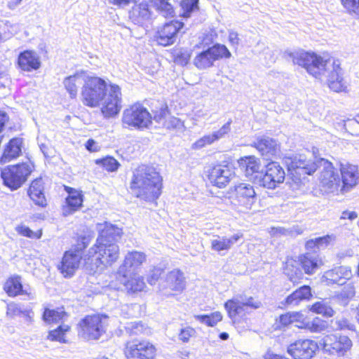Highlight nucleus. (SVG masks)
Instances as JSON below:
<instances>
[{"label": "nucleus", "mask_w": 359, "mask_h": 359, "mask_svg": "<svg viewBox=\"0 0 359 359\" xmlns=\"http://www.w3.org/2000/svg\"><path fill=\"white\" fill-rule=\"evenodd\" d=\"M284 57L292 60L294 65L305 68L315 78L326 82L333 91L339 92L343 90L342 70L339 60L334 58L324 60L314 53L304 50H287L284 52Z\"/></svg>", "instance_id": "1"}, {"label": "nucleus", "mask_w": 359, "mask_h": 359, "mask_svg": "<svg viewBox=\"0 0 359 359\" xmlns=\"http://www.w3.org/2000/svg\"><path fill=\"white\" fill-rule=\"evenodd\" d=\"M81 98L86 106H101L102 113L105 117L116 115L121 109V93L119 86L110 85L108 90L106 81L100 77H87L82 88Z\"/></svg>", "instance_id": "2"}, {"label": "nucleus", "mask_w": 359, "mask_h": 359, "mask_svg": "<svg viewBox=\"0 0 359 359\" xmlns=\"http://www.w3.org/2000/svg\"><path fill=\"white\" fill-rule=\"evenodd\" d=\"M130 188L136 197L153 201L161 194L162 177L154 167L142 165L133 171Z\"/></svg>", "instance_id": "3"}, {"label": "nucleus", "mask_w": 359, "mask_h": 359, "mask_svg": "<svg viewBox=\"0 0 359 359\" xmlns=\"http://www.w3.org/2000/svg\"><path fill=\"white\" fill-rule=\"evenodd\" d=\"M120 250L117 243H102L96 242L88 250V258L86 262V269L95 273L99 267L111 266L119 257Z\"/></svg>", "instance_id": "4"}, {"label": "nucleus", "mask_w": 359, "mask_h": 359, "mask_svg": "<svg viewBox=\"0 0 359 359\" xmlns=\"http://www.w3.org/2000/svg\"><path fill=\"white\" fill-rule=\"evenodd\" d=\"M121 122L124 128L143 130L151 125L152 117L146 107L136 103L123 111Z\"/></svg>", "instance_id": "5"}, {"label": "nucleus", "mask_w": 359, "mask_h": 359, "mask_svg": "<svg viewBox=\"0 0 359 359\" xmlns=\"http://www.w3.org/2000/svg\"><path fill=\"white\" fill-rule=\"evenodd\" d=\"M31 172L30 165L24 163L6 167L1 170V176L4 184L15 191L22 187Z\"/></svg>", "instance_id": "6"}, {"label": "nucleus", "mask_w": 359, "mask_h": 359, "mask_svg": "<svg viewBox=\"0 0 359 359\" xmlns=\"http://www.w3.org/2000/svg\"><path fill=\"white\" fill-rule=\"evenodd\" d=\"M262 306L261 301L245 294L235 295L224 304L229 317L233 321L238 316H241L245 313L246 308L258 309Z\"/></svg>", "instance_id": "7"}, {"label": "nucleus", "mask_w": 359, "mask_h": 359, "mask_svg": "<svg viewBox=\"0 0 359 359\" xmlns=\"http://www.w3.org/2000/svg\"><path fill=\"white\" fill-rule=\"evenodd\" d=\"M231 56L226 46L217 43L198 53L194 60V64L198 69H205L213 66L216 60L223 57L229 58Z\"/></svg>", "instance_id": "8"}, {"label": "nucleus", "mask_w": 359, "mask_h": 359, "mask_svg": "<svg viewBox=\"0 0 359 359\" xmlns=\"http://www.w3.org/2000/svg\"><path fill=\"white\" fill-rule=\"evenodd\" d=\"M124 353L128 358L156 359V348L149 341L134 339L126 344Z\"/></svg>", "instance_id": "9"}, {"label": "nucleus", "mask_w": 359, "mask_h": 359, "mask_svg": "<svg viewBox=\"0 0 359 359\" xmlns=\"http://www.w3.org/2000/svg\"><path fill=\"white\" fill-rule=\"evenodd\" d=\"M79 325V335L86 340L98 339L104 332V324L99 315L87 316Z\"/></svg>", "instance_id": "10"}, {"label": "nucleus", "mask_w": 359, "mask_h": 359, "mask_svg": "<svg viewBox=\"0 0 359 359\" xmlns=\"http://www.w3.org/2000/svg\"><path fill=\"white\" fill-rule=\"evenodd\" d=\"M323 341L325 352L337 356L345 355L352 346L351 340L344 335H326Z\"/></svg>", "instance_id": "11"}, {"label": "nucleus", "mask_w": 359, "mask_h": 359, "mask_svg": "<svg viewBox=\"0 0 359 359\" xmlns=\"http://www.w3.org/2000/svg\"><path fill=\"white\" fill-rule=\"evenodd\" d=\"M285 172L277 162L272 161L266 166L264 174L260 175L259 184L265 188L273 189L283 182Z\"/></svg>", "instance_id": "12"}, {"label": "nucleus", "mask_w": 359, "mask_h": 359, "mask_svg": "<svg viewBox=\"0 0 359 359\" xmlns=\"http://www.w3.org/2000/svg\"><path fill=\"white\" fill-rule=\"evenodd\" d=\"M285 163L287 166L288 172L292 175H311L318 168L317 160L316 161H307L304 156L299 155L294 157L285 158Z\"/></svg>", "instance_id": "13"}, {"label": "nucleus", "mask_w": 359, "mask_h": 359, "mask_svg": "<svg viewBox=\"0 0 359 359\" xmlns=\"http://www.w3.org/2000/svg\"><path fill=\"white\" fill-rule=\"evenodd\" d=\"M318 348L316 341L310 339H299L288 346L287 353L294 359H311Z\"/></svg>", "instance_id": "14"}, {"label": "nucleus", "mask_w": 359, "mask_h": 359, "mask_svg": "<svg viewBox=\"0 0 359 359\" xmlns=\"http://www.w3.org/2000/svg\"><path fill=\"white\" fill-rule=\"evenodd\" d=\"M317 163L318 165V168H323L320 175L322 186L331 191L338 190L340 180L339 175L334 171L332 163L325 158L318 159Z\"/></svg>", "instance_id": "15"}, {"label": "nucleus", "mask_w": 359, "mask_h": 359, "mask_svg": "<svg viewBox=\"0 0 359 359\" xmlns=\"http://www.w3.org/2000/svg\"><path fill=\"white\" fill-rule=\"evenodd\" d=\"M185 287V278L183 273L179 269H174L167 273L164 280L160 283V290L165 296L172 294L167 291L182 292Z\"/></svg>", "instance_id": "16"}, {"label": "nucleus", "mask_w": 359, "mask_h": 359, "mask_svg": "<svg viewBox=\"0 0 359 359\" xmlns=\"http://www.w3.org/2000/svg\"><path fill=\"white\" fill-rule=\"evenodd\" d=\"M340 172L342 185L340 191L346 193L355 187L359 180L358 166L348 163H340Z\"/></svg>", "instance_id": "17"}, {"label": "nucleus", "mask_w": 359, "mask_h": 359, "mask_svg": "<svg viewBox=\"0 0 359 359\" xmlns=\"http://www.w3.org/2000/svg\"><path fill=\"white\" fill-rule=\"evenodd\" d=\"M82 256L79 251H75L72 249L66 251L62 257L58 269L65 277L72 276L75 271L79 269Z\"/></svg>", "instance_id": "18"}, {"label": "nucleus", "mask_w": 359, "mask_h": 359, "mask_svg": "<svg viewBox=\"0 0 359 359\" xmlns=\"http://www.w3.org/2000/svg\"><path fill=\"white\" fill-rule=\"evenodd\" d=\"M184 24L180 21L175 20L165 23L157 33L156 40L158 43L163 46L172 44L177 37V34Z\"/></svg>", "instance_id": "19"}, {"label": "nucleus", "mask_w": 359, "mask_h": 359, "mask_svg": "<svg viewBox=\"0 0 359 359\" xmlns=\"http://www.w3.org/2000/svg\"><path fill=\"white\" fill-rule=\"evenodd\" d=\"M352 277V271L349 266H340L325 271L323 276V281L327 285H344Z\"/></svg>", "instance_id": "20"}, {"label": "nucleus", "mask_w": 359, "mask_h": 359, "mask_svg": "<svg viewBox=\"0 0 359 359\" xmlns=\"http://www.w3.org/2000/svg\"><path fill=\"white\" fill-rule=\"evenodd\" d=\"M233 174L228 165L219 164L214 166L209 173V180L214 185L224 187L230 181Z\"/></svg>", "instance_id": "21"}, {"label": "nucleus", "mask_w": 359, "mask_h": 359, "mask_svg": "<svg viewBox=\"0 0 359 359\" xmlns=\"http://www.w3.org/2000/svg\"><path fill=\"white\" fill-rule=\"evenodd\" d=\"M146 261V255L144 252L133 250L128 252L124 258L122 264L119 266L118 275L130 273L137 270Z\"/></svg>", "instance_id": "22"}, {"label": "nucleus", "mask_w": 359, "mask_h": 359, "mask_svg": "<svg viewBox=\"0 0 359 359\" xmlns=\"http://www.w3.org/2000/svg\"><path fill=\"white\" fill-rule=\"evenodd\" d=\"M152 0H142L135 5L130 12V18L136 25H142L151 19Z\"/></svg>", "instance_id": "23"}, {"label": "nucleus", "mask_w": 359, "mask_h": 359, "mask_svg": "<svg viewBox=\"0 0 359 359\" xmlns=\"http://www.w3.org/2000/svg\"><path fill=\"white\" fill-rule=\"evenodd\" d=\"M235 192L239 205L246 209H251L257 200L253 187L249 184L242 183L235 187Z\"/></svg>", "instance_id": "24"}, {"label": "nucleus", "mask_w": 359, "mask_h": 359, "mask_svg": "<svg viewBox=\"0 0 359 359\" xmlns=\"http://www.w3.org/2000/svg\"><path fill=\"white\" fill-rule=\"evenodd\" d=\"M18 67L25 72L37 70L41 67L39 55L34 50L21 52L18 57Z\"/></svg>", "instance_id": "25"}, {"label": "nucleus", "mask_w": 359, "mask_h": 359, "mask_svg": "<svg viewBox=\"0 0 359 359\" xmlns=\"http://www.w3.org/2000/svg\"><path fill=\"white\" fill-rule=\"evenodd\" d=\"M252 146L255 147L266 158L277 155L280 150L277 142L266 136L257 137L256 141L252 144Z\"/></svg>", "instance_id": "26"}, {"label": "nucleus", "mask_w": 359, "mask_h": 359, "mask_svg": "<svg viewBox=\"0 0 359 359\" xmlns=\"http://www.w3.org/2000/svg\"><path fill=\"white\" fill-rule=\"evenodd\" d=\"M239 164L241 169L244 170L247 177L253 180H260L262 172H260L262 166L258 158L255 156H247L242 158Z\"/></svg>", "instance_id": "27"}, {"label": "nucleus", "mask_w": 359, "mask_h": 359, "mask_svg": "<svg viewBox=\"0 0 359 359\" xmlns=\"http://www.w3.org/2000/svg\"><path fill=\"white\" fill-rule=\"evenodd\" d=\"M68 193L69 195L66 198V205L62 208L65 216L72 215L79 210L82 207L83 201V196L81 191L70 188Z\"/></svg>", "instance_id": "28"}, {"label": "nucleus", "mask_w": 359, "mask_h": 359, "mask_svg": "<svg viewBox=\"0 0 359 359\" xmlns=\"http://www.w3.org/2000/svg\"><path fill=\"white\" fill-rule=\"evenodd\" d=\"M22 139L14 137L6 145L0 158L1 163H8L19 157L22 154Z\"/></svg>", "instance_id": "29"}, {"label": "nucleus", "mask_w": 359, "mask_h": 359, "mask_svg": "<svg viewBox=\"0 0 359 359\" xmlns=\"http://www.w3.org/2000/svg\"><path fill=\"white\" fill-rule=\"evenodd\" d=\"M86 79L87 77L83 72H78L64 79L63 85L71 98L76 97L79 88L81 85L83 86Z\"/></svg>", "instance_id": "30"}, {"label": "nucleus", "mask_w": 359, "mask_h": 359, "mask_svg": "<svg viewBox=\"0 0 359 359\" xmlns=\"http://www.w3.org/2000/svg\"><path fill=\"white\" fill-rule=\"evenodd\" d=\"M300 265L304 273L314 274L322 264V261L316 253L306 252L299 257Z\"/></svg>", "instance_id": "31"}, {"label": "nucleus", "mask_w": 359, "mask_h": 359, "mask_svg": "<svg viewBox=\"0 0 359 359\" xmlns=\"http://www.w3.org/2000/svg\"><path fill=\"white\" fill-rule=\"evenodd\" d=\"M43 189L42 179L37 178L32 182L28 190V195L30 198L36 205L41 207H46L47 205Z\"/></svg>", "instance_id": "32"}, {"label": "nucleus", "mask_w": 359, "mask_h": 359, "mask_svg": "<svg viewBox=\"0 0 359 359\" xmlns=\"http://www.w3.org/2000/svg\"><path fill=\"white\" fill-rule=\"evenodd\" d=\"M122 229L110 224H106L100 231L96 242L102 243H116L121 237Z\"/></svg>", "instance_id": "33"}, {"label": "nucleus", "mask_w": 359, "mask_h": 359, "mask_svg": "<svg viewBox=\"0 0 359 359\" xmlns=\"http://www.w3.org/2000/svg\"><path fill=\"white\" fill-rule=\"evenodd\" d=\"M128 273H124L119 276L120 281L124 285L126 290L131 292L142 291L146 286L143 277L135 273L128 277Z\"/></svg>", "instance_id": "34"}, {"label": "nucleus", "mask_w": 359, "mask_h": 359, "mask_svg": "<svg viewBox=\"0 0 359 359\" xmlns=\"http://www.w3.org/2000/svg\"><path fill=\"white\" fill-rule=\"evenodd\" d=\"M242 237V234L236 233L230 238L214 236L211 240L212 250L219 252L229 250Z\"/></svg>", "instance_id": "35"}, {"label": "nucleus", "mask_w": 359, "mask_h": 359, "mask_svg": "<svg viewBox=\"0 0 359 359\" xmlns=\"http://www.w3.org/2000/svg\"><path fill=\"white\" fill-rule=\"evenodd\" d=\"M34 313L30 307L25 306L22 304L11 302L7 304L6 316L11 318L22 316L26 320H32Z\"/></svg>", "instance_id": "36"}, {"label": "nucleus", "mask_w": 359, "mask_h": 359, "mask_svg": "<svg viewBox=\"0 0 359 359\" xmlns=\"http://www.w3.org/2000/svg\"><path fill=\"white\" fill-rule=\"evenodd\" d=\"M312 297L311 289L309 285H303L288 295L285 304L287 306H297L302 301L307 300Z\"/></svg>", "instance_id": "37"}, {"label": "nucleus", "mask_w": 359, "mask_h": 359, "mask_svg": "<svg viewBox=\"0 0 359 359\" xmlns=\"http://www.w3.org/2000/svg\"><path fill=\"white\" fill-rule=\"evenodd\" d=\"M4 289L9 297L27 294L26 291L23 290L21 278L18 276L8 278L4 284Z\"/></svg>", "instance_id": "38"}, {"label": "nucleus", "mask_w": 359, "mask_h": 359, "mask_svg": "<svg viewBox=\"0 0 359 359\" xmlns=\"http://www.w3.org/2000/svg\"><path fill=\"white\" fill-rule=\"evenodd\" d=\"M66 312L62 309H45L43 313V320L47 323H57L67 317Z\"/></svg>", "instance_id": "39"}, {"label": "nucleus", "mask_w": 359, "mask_h": 359, "mask_svg": "<svg viewBox=\"0 0 359 359\" xmlns=\"http://www.w3.org/2000/svg\"><path fill=\"white\" fill-rule=\"evenodd\" d=\"M152 7L165 18H172L175 15V11L170 3V0H152Z\"/></svg>", "instance_id": "40"}, {"label": "nucleus", "mask_w": 359, "mask_h": 359, "mask_svg": "<svg viewBox=\"0 0 359 359\" xmlns=\"http://www.w3.org/2000/svg\"><path fill=\"white\" fill-rule=\"evenodd\" d=\"M300 328L307 329L311 332H320L325 327V323L319 318H314L312 320H305L301 323V325H297Z\"/></svg>", "instance_id": "41"}, {"label": "nucleus", "mask_w": 359, "mask_h": 359, "mask_svg": "<svg viewBox=\"0 0 359 359\" xmlns=\"http://www.w3.org/2000/svg\"><path fill=\"white\" fill-rule=\"evenodd\" d=\"M194 317L200 323L210 327L215 326L222 320V315L219 311L212 313L210 315H195Z\"/></svg>", "instance_id": "42"}, {"label": "nucleus", "mask_w": 359, "mask_h": 359, "mask_svg": "<svg viewBox=\"0 0 359 359\" xmlns=\"http://www.w3.org/2000/svg\"><path fill=\"white\" fill-rule=\"evenodd\" d=\"M69 330V326L67 325H60L56 329L49 332L47 337L48 339L50 341H59L60 343H67L65 335Z\"/></svg>", "instance_id": "43"}, {"label": "nucleus", "mask_w": 359, "mask_h": 359, "mask_svg": "<svg viewBox=\"0 0 359 359\" xmlns=\"http://www.w3.org/2000/svg\"><path fill=\"white\" fill-rule=\"evenodd\" d=\"M284 273L293 283H298L303 277L302 271L292 264L287 263L284 269Z\"/></svg>", "instance_id": "44"}, {"label": "nucleus", "mask_w": 359, "mask_h": 359, "mask_svg": "<svg viewBox=\"0 0 359 359\" xmlns=\"http://www.w3.org/2000/svg\"><path fill=\"white\" fill-rule=\"evenodd\" d=\"M311 311L322 314L325 317H332L334 314L333 309L325 301L318 302L311 307Z\"/></svg>", "instance_id": "45"}, {"label": "nucleus", "mask_w": 359, "mask_h": 359, "mask_svg": "<svg viewBox=\"0 0 359 359\" xmlns=\"http://www.w3.org/2000/svg\"><path fill=\"white\" fill-rule=\"evenodd\" d=\"M198 0H182L180 6L182 10L181 15L183 18H188L191 13L198 10Z\"/></svg>", "instance_id": "46"}, {"label": "nucleus", "mask_w": 359, "mask_h": 359, "mask_svg": "<svg viewBox=\"0 0 359 359\" xmlns=\"http://www.w3.org/2000/svg\"><path fill=\"white\" fill-rule=\"evenodd\" d=\"M126 330L130 335L148 333V327L142 322H131L126 327Z\"/></svg>", "instance_id": "47"}, {"label": "nucleus", "mask_w": 359, "mask_h": 359, "mask_svg": "<svg viewBox=\"0 0 359 359\" xmlns=\"http://www.w3.org/2000/svg\"><path fill=\"white\" fill-rule=\"evenodd\" d=\"M302 317L303 315L299 312L287 313L280 316V323L287 326L294 322H299Z\"/></svg>", "instance_id": "48"}, {"label": "nucleus", "mask_w": 359, "mask_h": 359, "mask_svg": "<svg viewBox=\"0 0 359 359\" xmlns=\"http://www.w3.org/2000/svg\"><path fill=\"white\" fill-rule=\"evenodd\" d=\"M341 3L349 14L359 16V0H341Z\"/></svg>", "instance_id": "49"}, {"label": "nucleus", "mask_w": 359, "mask_h": 359, "mask_svg": "<svg viewBox=\"0 0 359 359\" xmlns=\"http://www.w3.org/2000/svg\"><path fill=\"white\" fill-rule=\"evenodd\" d=\"M96 163L97 164L101 163L102 167L109 172L116 170L119 166L118 162L111 156L106 157L101 160H97Z\"/></svg>", "instance_id": "50"}, {"label": "nucleus", "mask_w": 359, "mask_h": 359, "mask_svg": "<svg viewBox=\"0 0 359 359\" xmlns=\"http://www.w3.org/2000/svg\"><path fill=\"white\" fill-rule=\"evenodd\" d=\"M231 120H229L227 123L222 126L218 130L211 133L214 142H216L220 139L224 137L231 130Z\"/></svg>", "instance_id": "51"}, {"label": "nucleus", "mask_w": 359, "mask_h": 359, "mask_svg": "<svg viewBox=\"0 0 359 359\" xmlns=\"http://www.w3.org/2000/svg\"><path fill=\"white\" fill-rule=\"evenodd\" d=\"M332 326L334 329L336 330H351L353 325L351 324L346 318L341 317L336 318L335 319L332 320Z\"/></svg>", "instance_id": "52"}, {"label": "nucleus", "mask_w": 359, "mask_h": 359, "mask_svg": "<svg viewBox=\"0 0 359 359\" xmlns=\"http://www.w3.org/2000/svg\"><path fill=\"white\" fill-rule=\"evenodd\" d=\"M214 142H215L213 140L212 135L208 134V135H204L203 137H202L201 138H200L199 140L196 141L192 144L191 147L194 149H201L207 145H210Z\"/></svg>", "instance_id": "53"}, {"label": "nucleus", "mask_w": 359, "mask_h": 359, "mask_svg": "<svg viewBox=\"0 0 359 359\" xmlns=\"http://www.w3.org/2000/svg\"><path fill=\"white\" fill-rule=\"evenodd\" d=\"M354 295L355 291L353 287L348 286L345 287L342 290V291L337 295V298L344 302V304H346L348 301L353 298Z\"/></svg>", "instance_id": "54"}, {"label": "nucleus", "mask_w": 359, "mask_h": 359, "mask_svg": "<svg viewBox=\"0 0 359 359\" xmlns=\"http://www.w3.org/2000/svg\"><path fill=\"white\" fill-rule=\"evenodd\" d=\"M15 26L11 24L8 20L0 22V32H1L2 35L5 36L13 35L15 32Z\"/></svg>", "instance_id": "55"}, {"label": "nucleus", "mask_w": 359, "mask_h": 359, "mask_svg": "<svg viewBox=\"0 0 359 359\" xmlns=\"http://www.w3.org/2000/svg\"><path fill=\"white\" fill-rule=\"evenodd\" d=\"M168 107L163 106L158 111L154 112V119L157 123L163 125V122L168 118Z\"/></svg>", "instance_id": "56"}, {"label": "nucleus", "mask_w": 359, "mask_h": 359, "mask_svg": "<svg viewBox=\"0 0 359 359\" xmlns=\"http://www.w3.org/2000/svg\"><path fill=\"white\" fill-rule=\"evenodd\" d=\"M182 125L183 123L180 118L168 116V118L163 122V126L170 129L180 128Z\"/></svg>", "instance_id": "57"}, {"label": "nucleus", "mask_w": 359, "mask_h": 359, "mask_svg": "<svg viewBox=\"0 0 359 359\" xmlns=\"http://www.w3.org/2000/svg\"><path fill=\"white\" fill-rule=\"evenodd\" d=\"M90 241V237L86 236H79L78 238V243L73 250L75 251H79L81 256H82L83 250L87 248Z\"/></svg>", "instance_id": "58"}, {"label": "nucleus", "mask_w": 359, "mask_h": 359, "mask_svg": "<svg viewBox=\"0 0 359 359\" xmlns=\"http://www.w3.org/2000/svg\"><path fill=\"white\" fill-rule=\"evenodd\" d=\"M163 273V270L160 268H156L154 267L153 269H151L149 272V274L147 277V281L151 285H155L160 276H161Z\"/></svg>", "instance_id": "59"}, {"label": "nucleus", "mask_w": 359, "mask_h": 359, "mask_svg": "<svg viewBox=\"0 0 359 359\" xmlns=\"http://www.w3.org/2000/svg\"><path fill=\"white\" fill-rule=\"evenodd\" d=\"M196 334V331L191 327H187L181 330L179 334V339L183 342H187L190 337H193Z\"/></svg>", "instance_id": "60"}, {"label": "nucleus", "mask_w": 359, "mask_h": 359, "mask_svg": "<svg viewBox=\"0 0 359 359\" xmlns=\"http://www.w3.org/2000/svg\"><path fill=\"white\" fill-rule=\"evenodd\" d=\"M319 248L327 247L331 242L335 241L336 236L334 234L326 235L322 237L316 238Z\"/></svg>", "instance_id": "61"}, {"label": "nucleus", "mask_w": 359, "mask_h": 359, "mask_svg": "<svg viewBox=\"0 0 359 359\" xmlns=\"http://www.w3.org/2000/svg\"><path fill=\"white\" fill-rule=\"evenodd\" d=\"M228 39L230 45L235 49H237L241 41L238 32L233 29L229 30Z\"/></svg>", "instance_id": "62"}, {"label": "nucleus", "mask_w": 359, "mask_h": 359, "mask_svg": "<svg viewBox=\"0 0 359 359\" xmlns=\"http://www.w3.org/2000/svg\"><path fill=\"white\" fill-rule=\"evenodd\" d=\"M270 234L272 236H287L290 234L291 231L281 226L278 227H271L269 231Z\"/></svg>", "instance_id": "63"}, {"label": "nucleus", "mask_w": 359, "mask_h": 359, "mask_svg": "<svg viewBox=\"0 0 359 359\" xmlns=\"http://www.w3.org/2000/svg\"><path fill=\"white\" fill-rule=\"evenodd\" d=\"M86 149L90 152L98 151L100 149L97 142L93 139H89L85 144Z\"/></svg>", "instance_id": "64"}]
</instances>
